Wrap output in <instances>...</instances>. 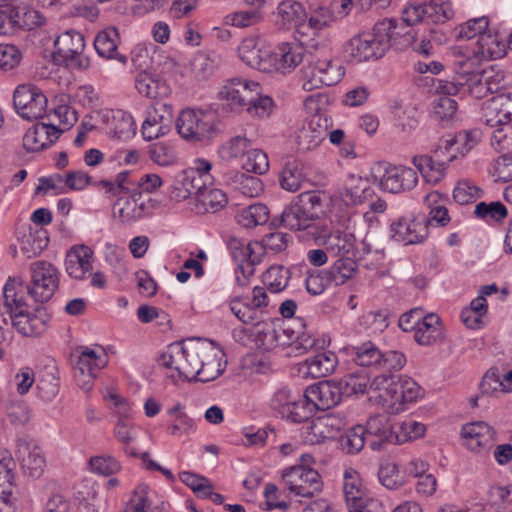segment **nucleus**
Returning <instances> with one entry per match:
<instances>
[{"label":"nucleus","mask_w":512,"mask_h":512,"mask_svg":"<svg viewBox=\"0 0 512 512\" xmlns=\"http://www.w3.org/2000/svg\"><path fill=\"white\" fill-rule=\"evenodd\" d=\"M489 501L499 512H512V485L491 487Z\"/></svg>","instance_id":"774afa93"},{"label":"nucleus","mask_w":512,"mask_h":512,"mask_svg":"<svg viewBox=\"0 0 512 512\" xmlns=\"http://www.w3.org/2000/svg\"><path fill=\"white\" fill-rule=\"evenodd\" d=\"M43 23L44 17L38 11L8 0H1L0 34H12L19 29L32 30Z\"/></svg>","instance_id":"423d86ee"},{"label":"nucleus","mask_w":512,"mask_h":512,"mask_svg":"<svg viewBox=\"0 0 512 512\" xmlns=\"http://www.w3.org/2000/svg\"><path fill=\"white\" fill-rule=\"evenodd\" d=\"M337 382L343 397L364 394L368 385H371L370 376L363 368L348 372Z\"/></svg>","instance_id":"a19ab883"},{"label":"nucleus","mask_w":512,"mask_h":512,"mask_svg":"<svg viewBox=\"0 0 512 512\" xmlns=\"http://www.w3.org/2000/svg\"><path fill=\"white\" fill-rule=\"evenodd\" d=\"M240 59L248 66L263 72H271L268 63L269 49L260 46L254 37L245 38L238 47Z\"/></svg>","instance_id":"a878e982"},{"label":"nucleus","mask_w":512,"mask_h":512,"mask_svg":"<svg viewBox=\"0 0 512 512\" xmlns=\"http://www.w3.org/2000/svg\"><path fill=\"white\" fill-rule=\"evenodd\" d=\"M474 214L477 218L484 220L485 222L493 221L496 223H502L508 216V210L500 201H493L490 203L479 202L475 206Z\"/></svg>","instance_id":"6e6d98bb"},{"label":"nucleus","mask_w":512,"mask_h":512,"mask_svg":"<svg viewBox=\"0 0 512 512\" xmlns=\"http://www.w3.org/2000/svg\"><path fill=\"white\" fill-rule=\"evenodd\" d=\"M482 60L499 59L507 53V42L502 35L488 27L476 41V47L473 50Z\"/></svg>","instance_id":"c85d7f7f"},{"label":"nucleus","mask_w":512,"mask_h":512,"mask_svg":"<svg viewBox=\"0 0 512 512\" xmlns=\"http://www.w3.org/2000/svg\"><path fill=\"white\" fill-rule=\"evenodd\" d=\"M428 220L400 217L390 225L391 237L404 245L422 243L428 236Z\"/></svg>","instance_id":"f8f14e48"},{"label":"nucleus","mask_w":512,"mask_h":512,"mask_svg":"<svg viewBox=\"0 0 512 512\" xmlns=\"http://www.w3.org/2000/svg\"><path fill=\"white\" fill-rule=\"evenodd\" d=\"M48 100L42 90L33 84H22L13 93V105L16 113L25 120L42 118L47 109Z\"/></svg>","instance_id":"9d476101"},{"label":"nucleus","mask_w":512,"mask_h":512,"mask_svg":"<svg viewBox=\"0 0 512 512\" xmlns=\"http://www.w3.org/2000/svg\"><path fill=\"white\" fill-rule=\"evenodd\" d=\"M282 481L291 493L304 498L315 497L323 488L320 474L315 469L304 465L286 468L282 472Z\"/></svg>","instance_id":"6e6552de"},{"label":"nucleus","mask_w":512,"mask_h":512,"mask_svg":"<svg viewBox=\"0 0 512 512\" xmlns=\"http://www.w3.org/2000/svg\"><path fill=\"white\" fill-rule=\"evenodd\" d=\"M417 183L416 171L406 166H388L380 179V187L390 193L409 191Z\"/></svg>","instance_id":"a211bd4d"},{"label":"nucleus","mask_w":512,"mask_h":512,"mask_svg":"<svg viewBox=\"0 0 512 512\" xmlns=\"http://www.w3.org/2000/svg\"><path fill=\"white\" fill-rule=\"evenodd\" d=\"M93 251L87 246H75L68 252L65 260L66 271L70 277L81 280L92 270Z\"/></svg>","instance_id":"473e14b6"},{"label":"nucleus","mask_w":512,"mask_h":512,"mask_svg":"<svg viewBox=\"0 0 512 512\" xmlns=\"http://www.w3.org/2000/svg\"><path fill=\"white\" fill-rule=\"evenodd\" d=\"M382 22H390L391 27L388 31L389 34V48L394 47L396 50H405L412 48L416 40V33L413 29H407L403 34L398 30V21L395 19H386Z\"/></svg>","instance_id":"052dcab7"},{"label":"nucleus","mask_w":512,"mask_h":512,"mask_svg":"<svg viewBox=\"0 0 512 512\" xmlns=\"http://www.w3.org/2000/svg\"><path fill=\"white\" fill-rule=\"evenodd\" d=\"M24 283L19 278H9L3 288L4 307L10 320L18 313L23 314L28 310V305L23 295Z\"/></svg>","instance_id":"e433bc0d"},{"label":"nucleus","mask_w":512,"mask_h":512,"mask_svg":"<svg viewBox=\"0 0 512 512\" xmlns=\"http://www.w3.org/2000/svg\"><path fill=\"white\" fill-rule=\"evenodd\" d=\"M251 146V141L245 136L232 137L227 143L223 144L219 149L220 157L223 160L229 161L237 158L242 160Z\"/></svg>","instance_id":"680f3d73"},{"label":"nucleus","mask_w":512,"mask_h":512,"mask_svg":"<svg viewBox=\"0 0 512 512\" xmlns=\"http://www.w3.org/2000/svg\"><path fill=\"white\" fill-rule=\"evenodd\" d=\"M425 425L413 419H406L399 424H395V444L417 439L424 435Z\"/></svg>","instance_id":"e2e57ef3"},{"label":"nucleus","mask_w":512,"mask_h":512,"mask_svg":"<svg viewBox=\"0 0 512 512\" xmlns=\"http://www.w3.org/2000/svg\"><path fill=\"white\" fill-rule=\"evenodd\" d=\"M390 22H377L372 31L358 34L344 46L346 57L355 63L377 60L389 49Z\"/></svg>","instance_id":"f03ea898"},{"label":"nucleus","mask_w":512,"mask_h":512,"mask_svg":"<svg viewBox=\"0 0 512 512\" xmlns=\"http://www.w3.org/2000/svg\"><path fill=\"white\" fill-rule=\"evenodd\" d=\"M107 356L105 353L97 354L93 349L85 347L76 362V368L81 374L95 377L96 372L105 367Z\"/></svg>","instance_id":"8fccbe9b"},{"label":"nucleus","mask_w":512,"mask_h":512,"mask_svg":"<svg viewBox=\"0 0 512 512\" xmlns=\"http://www.w3.org/2000/svg\"><path fill=\"white\" fill-rule=\"evenodd\" d=\"M323 202V197L316 191L301 193L280 215L271 219L269 226L274 229L285 227L292 231L306 230L324 213Z\"/></svg>","instance_id":"f257e3e1"},{"label":"nucleus","mask_w":512,"mask_h":512,"mask_svg":"<svg viewBox=\"0 0 512 512\" xmlns=\"http://www.w3.org/2000/svg\"><path fill=\"white\" fill-rule=\"evenodd\" d=\"M303 180L302 164L295 159L288 160L280 174L281 187L289 192H296L301 188Z\"/></svg>","instance_id":"864d4df0"},{"label":"nucleus","mask_w":512,"mask_h":512,"mask_svg":"<svg viewBox=\"0 0 512 512\" xmlns=\"http://www.w3.org/2000/svg\"><path fill=\"white\" fill-rule=\"evenodd\" d=\"M304 55V48L294 43H282L274 51L269 50L268 63L271 71L286 74L298 66Z\"/></svg>","instance_id":"4be33fe9"},{"label":"nucleus","mask_w":512,"mask_h":512,"mask_svg":"<svg viewBox=\"0 0 512 512\" xmlns=\"http://www.w3.org/2000/svg\"><path fill=\"white\" fill-rule=\"evenodd\" d=\"M180 136L188 141L207 143L216 137L220 129L212 115L201 110H182L176 121Z\"/></svg>","instance_id":"20e7f679"},{"label":"nucleus","mask_w":512,"mask_h":512,"mask_svg":"<svg viewBox=\"0 0 512 512\" xmlns=\"http://www.w3.org/2000/svg\"><path fill=\"white\" fill-rule=\"evenodd\" d=\"M483 116L487 126L493 128L506 125L512 131V93L492 97L484 107Z\"/></svg>","instance_id":"6ab92c4d"},{"label":"nucleus","mask_w":512,"mask_h":512,"mask_svg":"<svg viewBox=\"0 0 512 512\" xmlns=\"http://www.w3.org/2000/svg\"><path fill=\"white\" fill-rule=\"evenodd\" d=\"M292 242V236L284 232H271L264 235L260 242H256V246H260L266 252L281 253L285 251Z\"/></svg>","instance_id":"0e129e2a"},{"label":"nucleus","mask_w":512,"mask_h":512,"mask_svg":"<svg viewBox=\"0 0 512 512\" xmlns=\"http://www.w3.org/2000/svg\"><path fill=\"white\" fill-rule=\"evenodd\" d=\"M323 246L334 256L349 257L348 254L354 248V237L350 233L336 229L323 242Z\"/></svg>","instance_id":"09e8293b"},{"label":"nucleus","mask_w":512,"mask_h":512,"mask_svg":"<svg viewBox=\"0 0 512 512\" xmlns=\"http://www.w3.org/2000/svg\"><path fill=\"white\" fill-rule=\"evenodd\" d=\"M365 443H367V439L362 425H356L350 428L339 438V445L346 454L359 453L363 449Z\"/></svg>","instance_id":"4d7b16f0"},{"label":"nucleus","mask_w":512,"mask_h":512,"mask_svg":"<svg viewBox=\"0 0 512 512\" xmlns=\"http://www.w3.org/2000/svg\"><path fill=\"white\" fill-rule=\"evenodd\" d=\"M299 328L295 330L289 322L284 323L280 329L271 328L264 332L263 345L268 349L274 346L292 347L294 342L299 338L300 333L305 328V324L301 319L294 320Z\"/></svg>","instance_id":"58836bf2"},{"label":"nucleus","mask_w":512,"mask_h":512,"mask_svg":"<svg viewBox=\"0 0 512 512\" xmlns=\"http://www.w3.org/2000/svg\"><path fill=\"white\" fill-rule=\"evenodd\" d=\"M489 26L490 22L486 16L471 18L457 25L452 31V36L456 41H477Z\"/></svg>","instance_id":"79ce46f5"},{"label":"nucleus","mask_w":512,"mask_h":512,"mask_svg":"<svg viewBox=\"0 0 512 512\" xmlns=\"http://www.w3.org/2000/svg\"><path fill=\"white\" fill-rule=\"evenodd\" d=\"M443 337L440 319L435 314L426 315L415 329L414 339L423 346L434 345Z\"/></svg>","instance_id":"ea45409f"},{"label":"nucleus","mask_w":512,"mask_h":512,"mask_svg":"<svg viewBox=\"0 0 512 512\" xmlns=\"http://www.w3.org/2000/svg\"><path fill=\"white\" fill-rule=\"evenodd\" d=\"M382 356L377 366L381 374L371 381V388L374 390H382L385 385L394 380V373L400 371L406 364V357L400 351L382 352Z\"/></svg>","instance_id":"393cba45"},{"label":"nucleus","mask_w":512,"mask_h":512,"mask_svg":"<svg viewBox=\"0 0 512 512\" xmlns=\"http://www.w3.org/2000/svg\"><path fill=\"white\" fill-rule=\"evenodd\" d=\"M413 165L420 172L426 182L437 184L444 176L447 169V160L439 159V154L436 157L432 155H416L412 159Z\"/></svg>","instance_id":"c9c22d12"},{"label":"nucleus","mask_w":512,"mask_h":512,"mask_svg":"<svg viewBox=\"0 0 512 512\" xmlns=\"http://www.w3.org/2000/svg\"><path fill=\"white\" fill-rule=\"evenodd\" d=\"M108 122V134L114 138H127L134 133V121L132 117L122 110L112 111L111 115H105Z\"/></svg>","instance_id":"c03bdc74"},{"label":"nucleus","mask_w":512,"mask_h":512,"mask_svg":"<svg viewBox=\"0 0 512 512\" xmlns=\"http://www.w3.org/2000/svg\"><path fill=\"white\" fill-rule=\"evenodd\" d=\"M382 390L386 391L394 404L412 403L421 395L420 386L407 376H401L397 381L392 380Z\"/></svg>","instance_id":"7c9ffc66"},{"label":"nucleus","mask_w":512,"mask_h":512,"mask_svg":"<svg viewBox=\"0 0 512 512\" xmlns=\"http://www.w3.org/2000/svg\"><path fill=\"white\" fill-rule=\"evenodd\" d=\"M353 361L360 367H374L377 369L381 360L382 351L371 341H366L351 348Z\"/></svg>","instance_id":"de8ad7c7"},{"label":"nucleus","mask_w":512,"mask_h":512,"mask_svg":"<svg viewBox=\"0 0 512 512\" xmlns=\"http://www.w3.org/2000/svg\"><path fill=\"white\" fill-rule=\"evenodd\" d=\"M426 21L432 23H445L452 19L454 10L448 0H430L425 3Z\"/></svg>","instance_id":"bf43d9fd"},{"label":"nucleus","mask_w":512,"mask_h":512,"mask_svg":"<svg viewBox=\"0 0 512 512\" xmlns=\"http://www.w3.org/2000/svg\"><path fill=\"white\" fill-rule=\"evenodd\" d=\"M339 196L346 205H361L375 197V191L367 179L350 176Z\"/></svg>","instance_id":"cd10ccee"},{"label":"nucleus","mask_w":512,"mask_h":512,"mask_svg":"<svg viewBox=\"0 0 512 512\" xmlns=\"http://www.w3.org/2000/svg\"><path fill=\"white\" fill-rule=\"evenodd\" d=\"M14 455L25 475L34 479L42 476L46 467V459L39 446L19 438L16 440Z\"/></svg>","instance_id":"9b49d317"},{"label":"nucleus","mask_w":512,"mask_h":512,"mask_svg":"<svg viewBox=\"0 0 512 512\" xmlns=\"http://www.w3.org/2000/svg\"><path fill=\"white\" fill-rule=\"evenodd\" d=\"M130 196L119 197L113 204V217L122 224H131L142 219L147 214V206L142 193L135 191Z\"/></svg>","instance_id":"412c9836"},{"label":"nucleus","mask_w":512,"mask_h":512,"mask_svg":"<svg viewBox=\"0 0 512 512\" xmlns=\"http://www.w3.org/2000/svg\"><path fill=\"white\" fill-rule=\"evenodd\" d=\"M368 446L373 451L385 449L387 445L395 444V425L380 415L369 417L363 426Z\"/></svg>","instance_id":"4468645a"},{"label":"nucleus","mask_w":512,"mask_h":512,"mask_svg":"<svg viewBox=\"0 0 512 512\" xmlns=\"http://www.w3.org/2000/svg\"><path fill=\"white\" fill-rule=\"evenodd\" d=\"M259 84L256 82L231 78L218 92V99L221 101L222 113L241 112L248 102L256 95Z\"/></svg>","instance_id":"1a4fd4ad"},{"label":"nucleus","mask_w":512,"mask_h":512,"mask_svg":"<svg viewBox=\"0 0 512 512\" xmlns=\"http://www.w3.org/2000/svg\"><path fill=\"white\" fill-rule=\"evenodd\" d=\"M368 446L373 451L385 449L387 445L395 444V425L380 415L369 417L363 426Z\"/></svg>","instance_id":"dca6fc26"},{"label":"nucleus","mask_w":512,"mask_h":512,"mask_svg":"<svg viewBox=\"0 0 512 512\" xmlns=\"http://www.w3.org/2000/svg\"><path fill=\"white\" fill-rule=\"evenodd\" d=\"M290 271L284 266H271L263 275V282L272 293L282 292L288 285Z\"/></svg>","instance_id":"13d9d810"},{"label":"nucleus","mask_w":512,"mask_h":512,"mask_svg":"<svg viewBox=\"0 0 512 512\" xmlns=\"http://www.w3.org/2000/svg\"><path fill=\"white\" fill-rule=\"evenodd\" d=\"M50 319L47 309L40 305L35 307L33 312L27 310L23 314H15L11 324L21 335L37 337L47 330Z\"/></svg>","instance_id":"f3484780"},{"label":"nucleus","mask_w":512,"mask_h":512,"mask_svg":"<svg viewBox=\"0 0 512 512\" xmlns=\"http://www.w3.org/2000/svg\"><path fill=\"white\" fill-rule=\"evenodd\" d=\"M356 271L357 263L351 257H339L333 265L325 271V275L331 284L339 286L351 279Z\"/></svg>","instance_id":"a18cd8bd"},{"label":"nucleus","mask_w":512,"mask_h":512,"mask_svg":"<svg viewBox=\"0 0 512 512\" xmlns=\"http://www.w3.org/2000/svg\"><path fill=\"white\" fill-rule=\"evenodd\" d=\"M135 87L138 92L148 98L162 97L167 93V87L159 78L147 71H141L136 76Z\"/></svg>","instance_id":"49530a36"},{"label":"nucleus","mask_w":512,"mask_h":512,"mask_svg":"<svg viewBox=\"0 0 512 512\" xmlns=\"http://www.w3.org/2000/svg\"><path fill=\"white\" fill-rule=\"evenodd\" d=\"M278 23L283 27L297 25L305 16L301 3L295 0H284L277 7Z\"/></svg>","instance_id":"5fc2aeb1"},{"label":"nucleus","mask_w":512,"mask_h":512,"mask_svg":"<svg viewBox=\"0 0 512 512\" xmlns=\"http://www.w3.org/2000/svg\"><path fill=\"white\" fill-rule=\"evenodd\" d=\"M48 243V233L43 228L33 230L29 227V231L25 232L20 238V248L29 258L40 254L47 248Z\"/></svg>","instance_id":"37998d69"},{"label":"nucleus","mask_w":512,"mask_h":512,"mask_svg":"<svg viewBox=\"0 0 512 512\" xmlns=\"http://www.w3.org/2000/svg\"><path fill=\"white\" fill-rule=\"evenodd\" d=\"M452 67L456 76L462 81L460 84H467L470 78L481 73L478 70L482 59L474 51L464 52L460 47L452 49Z\"/></svg>","instance_id":"c756f323"},{"label":"nucleus","mask_w":512,"mask_h":512,"mask_svg":"<svg viewBox=\"0 0 512 512\" xmlns=\"http://www.w3.org/2000/svg\"><path fill=\"white\" fill-rule=\"evenodd\" d=\"M205 344L206 341L201 339H187L172 343L160 356L159 363L166 368L176 370L180 378L191 381L198 372L195 370L199 366Z\"/></svg>","instance_id":"7ed1b4c3"},{"label":"nucleus","mask_w":512,"mask_h":512,"mask_svg":"<svg viewBox=\"0 0 512 512\" xmlns=\"http://www.w3.org/2000/svg\"><path fill=\"white\" fill-rule=\"evenodd\" d=\"M62 130L55 125L36 123L23 137V147L28 152H37L51 146L60 136Z\"/></svg>","instance_id":"b1692460"},{"label":"nucleus","mask_w":512,"mask_h":512,"mask_svg":"<svg viewBox=\"0 0 512 512\" xmlns=\"http://www.w3.org/2000/svg\"><path fill=\"white\" fill-rule=\"evenodd\" d=\"M241 166L247 172L261 175L269 169L268 157L260 149H249L241 162Z\"/></svg>","instance_id":"338daca9"},{"label":"nucleus","mask_w":512,"mask_h":512,"mask_svg":"<svg viewBox=\"0 0 512 512\" xmlns=\"http://www.w3.org/2000/svg\"><path fill=\"white\" fill-rule=\"evenodd\" d=\"M318 62L322 86H332L341 81L345 69L338 61L318 59Z\"/></svg>","instance_id":"69168bd1"},{"label":"nucleus","mask_w":512,"mask_h":512,"mask_svg":"<svg viewBox=\"0 0 512 512\" xmlns=\"http://www.w3.org/2000/svg\"><path fill=\"white\" fill-rule=\"evenodd\" d=\"M236 219L245 228L264 225L269 220V209L265 204L256 203L241 210L237 214Z\"/></svg>","instance_id":"603ef678"},{"label":"nucleus","mask_w":512,"mask_h":512,"mask_svg":"<svg viewBox=\"0 0 512 512\" xmlns=\"http://www.w3.org/2000/svg\"><path fill=\"white\" fill-rule=\"evenodd\" d=\"M461 434L471 451L490 448L494 443L495 431L489 424L483 421L464 425Z\"/></svg>","instance_id":"bb28decb"},{"label":"nucleus","mask_w":512,"mask_h":512,"mask_svg":"<svg viewBox=\"0 0 512 512\" xmlns=\"http://www.w3.org/2000/svg\"><path fill=\"white\" fill-rule=\"evenodd\" d=\"M119 33L117 28L108 27L100 31L94 40V47L99 56L106 59H114L125 65L127 57L118 52Z\"/></svg>","instance_id":"f704fd0d"},{"label":"nucleus","mask_w":512,"mask_h":512,"mask_svg":"<svg viewBox=\"0 0 512 512\" xmlns=\"http://www.w3.org/2000/svg\"><path fill=\"white\" fill-rule=\"evenodd\" d=\"M368 446L373 451L385 449L387 445L395 444V425L380 415L369 417L363 426Z\"/></svg>","instance_id":"2eb2a0df"},{"label":"nucleus","mask_w":512,"mask_h":512,"mask_svg":"<svg viewBox=\"0 0 512 512\" xmlns=\"http://www.w3.org/2000/svg\"><path fill=\"white\" fill-rule=\"evenodd\" d=\"M307 398L310 400L315 410H328L338 405L343 397L338 382L335 380L322 381L310 386L306 390Z\"/></svg>","instance_id":"5701e85b"},{"label":"nucleus","mask_w":512,"mask_h":512,"mask_svg":"<svg viewBox=\"0 0 512 512\" xmlns=\"http://www.w3.org/2000/svg\"><path fill=\"white\" fill-rule=\"evenodd\" d=\"M327 135V119L321 115H314L298 131L296 138L297 148L302 152L311 151L317 148Z\"/></svg>","instance_id":"aec40b11"},{"label":"nucleus","mask_w":512,"mask_h":512,"mask_svg":"<svg viewBox=\"0 0 512 512\" xmlns=\"http://www.w3.org/2000/svg\"><path fill=\"white\" fill-rule=\"evenodd\" d=\"M224 369L225 367L221 364L218 352L209 342H206L204 353L199 360V366L195 370L198 372L193 376V380L204 383L215 380L224 372Z\"/></svg>","instance_id":"2f4dec72"},{"label":"nucleus","mask_w":512,"mask_h":512,"mask_svg":"<svg viewBox=\"0 0 512 512\" xmlns=\"http://www.w3.org/2000/svg\"><path fill=\"white\" fill-rule=\"evenodd\" d=\"M314 411L315 407L313 403L308 400L307 392L305 391L304 396L296 395L290 409H286L282 418L292 423L308 422L313 417Z\"/></svg>","instance_id":"3c124183"},{"label":"nucleus","mask_w":512,"mask_h":512,"mask_svg":"<svg viewBox=\"0 0 512 512\" xmlns=\"http://www.w3.org/2000/svg\"><path fill=\"white\" fill-rule=\"evenodd\" d=\"M338 365V358L332 351L319 352L305 359L302 367L306 369V376L313 379L322 378L332 374Z\"/></svg>","instance_id":"72a5a7b5"},{"label":"nucleus","mask_w":512,"mask_h":512,"mask_svg":"<svg viewBox=\"0 0 512 512\" xmlns=\"http://www.w3.org/2000/svg\"><path fill=\"white\" fill-rule=\"evenodd\" d=\"M171 122L172 109L170 105L156 103L148 107L141 130L144 139L151 141L165 135L169 131Z\"/></svg>","instance_id":"ddd939ff"},{"label":"nucleus","mask_w":512,"mask_h":512,"mask_svg":"<svg viewBox=\"0 0 512 512\" xmlns=\"http://www.w3.org/2000/svg\"><path fill=\"white\" fill-rule=\"evenodd\" d=\"M24 283L19 278H9L3 288L4 307L10 320L18 313L23 314L28 310V305L23 295Z\"/></svg>","instance_id":"4c0bfd02"},{"label":"nucleus","mask_w":512,"mask_h":512,"mask_svg":"<svg viewBox=\"0 0 512 512\" xmlns=\"http://www.w3.org/2000/svg\"><path fill=\"white\" fill-rule=\"evenodd\" d=\"M54 48L52 57L57 64L78 70H85L90 66V59L84 55V36L80 32H63L55 39Z\"/></svg>","instance_id":"39448f33"},{"label":"nucleus","mask_w":512,"mask_h":512,"mask_svg":"<svg viewBox=\"0 0 512 512\" xmlns=\"http://www.w3.org/2000/svg\"><path fill=\"white\" fill-rule=\"evenodd\" d=\"M31 283L26 286L27 293L37 303L49 301L59 285L58 270L51 263L36 261L30 265Z\"/></svg>","instance_id":"0eeeda50"}]
</instances>
